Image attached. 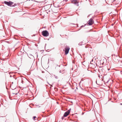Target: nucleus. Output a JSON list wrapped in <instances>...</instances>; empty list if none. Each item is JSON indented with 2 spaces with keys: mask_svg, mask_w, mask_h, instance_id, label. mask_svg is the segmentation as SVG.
Returning <instances> with one entry per match:
<instances>
[{
  "mask_svg": "<svg viewBox=\"0 0 122 122\" xmlns=\"http://www.w3.org/2000/svg\"><path fill=\"white\" fill-rule=\"evenodd\" d=\"M42 35L45 37L48 36L49 34L48 32L46 30L43 31L42 32Z\"/></svg>",
  "mask_w": 122,
  "mask_h": 122,
  "instance_id": "nucleus-1",
  "label": "nucleus"
},
{
  "mask_svg": "<svg viewBox=\"0 0 122 122\" xmlns=\"http://www.w3.org/2000/svg\"><path fill=\"white\" fill-rule=\"evenodd\" d=\"M4 3L9 6H11V5L13 4V3L11 1H9V2H7L6 1H5Z\"/></svg>",
  "mask_w": 122,
  "mask_h": 122,
  "instance_id": "nucleus-2",
  "label": "nucleus"
},
{
  "mask_svg": "<svg viewBox=\"0 0 122 122\" xmlns=\"http://www.w3.org/2000/svg\"><path fill=\"white\" fill-rule=\"evenodd\" d=\"M71 1L72 3L75 4L76 6H79V5L78 4L79 2L78 1L76 0H71Z\"/></svg>",
  "mask_w": 122,
  "mask_h": 122,
  "instance_id": "nucleus-3",
  "label": "nucleus"
},
{
  "mask_svg": "<svg viewBox=\"0 0 122 122\" xmlns=\"http://www.w3.org/2000/svg\"><path fill=\"white\" fill-rule=\"evenodd\" d=\"M70 110H71V109H70L69 110H68L67 111H66L65 113L63 115L64 117H66L69 114L70 111Z\"/></svg>",
  "mask_w": 122,
  "mask_h": 122,
  "instance_id": "nucleus-4",
  "label": "nucleus"
},
{
  "mask_svg": "<svg viewBox=\"0 0 122 122\" xmlns=\"http://www.w3.org/2000/svg\"><path fill=\"white\" fill-rule=\"evenodd\" d=\"M70 48L67 47H66L65 48V54L66 55L68 53Z\"/></svg>",
  "mask_w": 122,
  "mask_h": 122,
  "instance_id": "nucleus-5",
  "label": "nucleus"
},
{
  "mask_svg": "<svg viewBox=\"0 0 122 122\" xmlns=\"http://www.w3.org/2000/svg\"><path fill=\"white\" fill-rule=\"evenodd\" d=\"M88 24L90 25H92L93 23V21L92 19H90L88 21Z\"/></svg>",
  "mask_w": 122,
  "mask_h": 122,
  "instance_id": "nucleus-6",
  "label": "nucleus"
},
{
  "mask_svg": "<svg viewBox=\"0 0 122 122\" xmlns=\"http://www.w3.org/2000/svg\"><path fill=\"white\" fill-rule=\"evenodd\" d=\"M36 118V116H34V117H33V119L34 120H35V118Z\"/></svg>",
  "mask_w": 122,
  "mask_h": 122,
  "instance_id": "nucleus-7",
  "label": "nucleus"
},
{
  "mask_svg": "<svg viewBox=\"0 0 122 122\" xmlns=\"http://www.w3.org/2000/svg\"><path fill=\"white\" fill-rule=\"evenodd\" d=\"M14 5H15V6H16V4H14Z\"/></svg>",
  "mask_w": 122,
  "mask_h": 122,
  "instance_id": "nucleus-8",
  "label": "nucleus"
},
{
  "mask_svg": "<svg viewBox=\"0 0 122 122\" xmlns=\"http://www.w3.org/2000/svg\"><path fill=\"white\" fill-rule=\"evenodd\" d=\"M21 82L22 83H23V82L22 81Z\"/></svg>",
  "mask_w": 122,
  "mask_h": 122,
  "instance_id": "nucleus-9",
  "label": "nucleus"
},
{
  "mask_svg": "<svg viewBox=\"0 0 122 122\" xmlns=\"http://www.w3.org/2000/svg\"><path fill=\"white\" fill-rule=\"evenodd\" d=\"M121 104V105H122V104Z\"/></svg>",
  "mask_w": 122,
  "mask_h": 122,
  "instance_id": "nucleus-10",
  "label": "nucleus"
},
{
  "mask_svg": "<svg viewBox=\"0 0 122 122\" xmlns=\"http://www.w3.org/2000/svg\"><path fill=\"white\" fill-rule=\"evenodd\" d=\"M22 81V82H23V81Z\"/></svg>",
  "mask_w": 122,
  "mask_h": 122,
  "instance_id": "nucleus-11",
  "label": "nucleus"
}]
</instances>
